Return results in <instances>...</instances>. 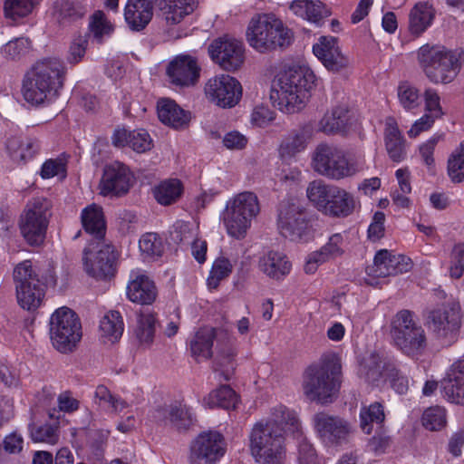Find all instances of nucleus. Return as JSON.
I'll use <instances>...</instances> for the list:
<instances>
[{"label": "nucleus", "instance_id": "obj_1", "mask_svg": "<svg viewBox=\"0 0 464 464\" xmlns=\"http://www.w3.org/2000/svg\"><path fill=\"white\" fill-rule=\"evenodd\" d=\"M302 435L297 413L285 405L271 409L266 420L256 422L249 435L250 451L258 464H284L286 459L285 436Z\"/></svg>", "mask_w": 464, "mask_h": 464}, {"label": "nucleus", "instance_id": "obj_2", "mask_svg": "<svg viewBox=\"0 0 464 464\" xmlns=\"http://www.w3.org/2000/svg\"><path fill=\"white\" fill-rule=\"evenodd\" d=\"M320 82L307 63L287 65L272 80L270 100L285 114L298 113L308 105Z\"/></svg>", "mask_w": 464, "mask_h": 464}, {"label": "nucleus", "instance_id": "obj_3", "mask_svg": "<svg viewBox=\"0 0 464 464\" xmlns=\"http://www.w3.org/2000/svg\"><path fill=\"white\" fill-rule=\"evenodd\" d=\"M65 74L66 67L59 58H46L37 62L24 79V99L36 106L53 102L63 86Z\"/></svg>", "mask_w": 464, "mask_h": 464}, {"label": "nucleus", "instance_id": "obj_4", "mask_svg": "<svg viewBox=\"0 0 464 464\" xmlns=\"http://www.w3.org/2000/svg\"><path fill=\"white\" fill-rule=\"evenodd\" d=\"M418 63L434 84H449L459 75L464 63V50L426 44L416 52Z\"/></svg>", "mask_w": 464, "mask_h": 464}, {"label": "nucleus", "instance_id": "obj_5", "mask_svg": "<svg viewBox=\"0 0 464 464\" xmlns=\"http://www.w3.org/2000/svg\"><path fill=\"white\" fill-rule=\"evenodd\" d=\"M248 45L258 53H268L289 46L293 41L292 31L272 14H257L246 28Z\"/></svg>", "mask_w": 464, "mask_h": 464}, {"label": "nucleus", "instance_id": "obj_6", "mask_svg": "<svg viewBox=\"0 0 464 464\" xmlns=\"http://www.w3.org/2000/svg\"><path fill=\"white\" fill-rule=\"evenodd\" d=\"M340 373L339 358L334 353L324 355L304 372L302 387L304 395L320 403L331 402L339 390Z\"/></svg>", "mask_w": 464, "mask_h": 464}, {"label": "nucleus", "instance_id": "obj_7", "mask_svg": "<svg viewBox=\"0 0 464 464\" xmlns=\"http://www.w3.org/2000/svg\"><path fill=\"white\" fill-rule=\"evenodd\" d=\"M312 166L315 172L333 180L353 177L367 168L362 153L346 157L343 150L327 143L315 148Z\"/></svg>", "mask_w": 464, "mask_h": 464}, {"label": "nucleus", "instance_id": "obj_8", "mask_svg": "<svg viewBox=\"0 0 464 464\" xmlns=\"http://www.w3.org/2000/svg\"><path fill=\"white\" fill-rule=\"evenodd\" d=\"M306 196L312 205L321 213L332 218H346L359 206L355 196L343 188L326 184L323 180L310 182Z\"/></svg>", "mask_w": 464, "mask_h": 464}, {"label": "nucleus", "instance_id": "obj_9", "mask_svg": "<svg viewBox=\"0 0 464 464\" xmlns=\"http://www.w3.org/2000/svg\"><path fill=\"white\" fill-rule=\"evenodd\" d=\"M259 211L257 196L250 191L240 192L227 199L220 221L229 237L243 239Z\"/></svg>", "mask_w": 464, "mask_h": 464}, {"label": "nucleus", "instance_id": "obj_10", "mask_svg": "<svg viewBox=\"0 0 464 464\" xmlns=\"http://www.w3.org/2000/svg\"><path fill=\"white\" fill-rule=\"evenodd\" d=\"M50 339L61 353L72 351L82 338V324L77 314L68 307L56 309L50 318Z\"/></svg>", "mask_w": 464, "mask_h": 464}, {"label": "nucleus", "instance_id": "obj_11", "mask_svg": "<svg viewBox=\"0 0 464 464\" xmlns=\"http://www.w3.org/2000/svg\"><path fill=\"white\" fill-rule=\"evenodd\" d=\"M51 217V203L44 198L30 200L19 220V228L24 240L31 246L44 243Z\"/></svg>", "mask_w": 464, "mask_h": 464}, {"label": "nucleus", "instance_id": "obj_12", "mask_svg": "<svg viewBox=\"0 0 464 464\" xmlns=\"http://www.w3.org/2000/svg\"><path fill=\"white\" fill-rule=\"evenodd\" d=\"M391 333L395 345L403 353L414 357L424 352L427 345L425 332L415 324L409 311H401L396 314Z\"/></svg>", "mask_w": 464, "mask_h": 464}, {"label": "nucleus", "instance_id": "obj_13", "mask_svg": "<svg viewBox=\"0 0 464 464\" xmlns=\"http://www.w3.org/2000/svg\"><path fill=\"white\" fill-rule=\"evenodd\" d=\"M206 100L216 107L232 109L241 101L243 88L235 77L219 73L208 78L203 86Z\"/></svg>", "mask_w": 464, "mask_h": 464}, {"label": "nucleus", "instance_id": "obj_14", "mask_svg": "<svg viewBox=\"0 0 464 464\" xmlns=\"http://www.w3.org/2000/svg\"><path fill=\"white\" fill-rule=\"evenodd\" d=\"M461 326L459 304L451 303L430 313L429 330L432 337L442 346L457 342Z\"/></svg>", "mask_w": 464, "mask_h": 464}, {"label": "nucleus", "instance_id": "obj_15", "mask_svg": "<svg viewBox=\"0 0 464 464\" xmlns=\"http://www.w3.org/2000/svg\"><path fill=\"white\" fill-rule=\"evenodd\" d=\"M359 375L365 382L379 385L382 382H389L400 394L408 390V380L402 376L393 363L383 362L376 353L363 358L359 366Z\"/></svg>", "mask_w": 464, "mask_h": 464}, {"label": "nucleus", "instance_id": "obj_16", "mask_svg": "<svg viewBox=\"0 0 464 464\" xmlns=\"http://www.w3.org/2000/svg\"><path fill=\"white\" fill-rule=\"evenodd\" d=\"M277 226L280 234L292 241L306 240L311 235V225L307 215L298 201L281 203Z\"/></svg>", "mask_w": 464, "mask_h": 464}, {"label": "nucleus", "instance_id": "obj_17", "mask_svg": "<svg viewBox=\"0 0 464 464\" xmlns=\"http://www.w3.org/2000/svg\"><path fill=\"white\" fill-rule=\"evenodd\" d=\"M226 450L227 444L221 433L204 431L190 445L189 464H216L225 455Z\"/></svg>", "mask_w": 464, "mask_h": 464}, {"label": "nucleus", "instance_id": "obj_18", "mask_svg": "<svg viewBox=\"0 0 464 464\" xmlns=\"http://www.w3.org/2000/svg\"><path fill=\"white\" fill-rule=\"evenodd\" d=\"M116 257L112 246L101 241L92 243L84 250V270L90 276L96 279L111 277L114 273Z\"/></svg>", "mask_w": 464, "mask_h": 464}, {"label": "nucleus", "instance_id": "obj_19", "mask_svg": "<svg viewBox=\"0 0 464 464\" xmlns=\"http://www.w3.org/2000/svg\"><path fill=\"white\" fill-rule=\"evenodd\" d=\"M208 50L211 60L225 71L235 72L244 63V44L234 37L224 35L215 39Z\"/></svg>", "mask_w": 464, "mask_h": 464}, {"label": "nucleus", "instance_id": "obj_20", "mask_svg": "<svg viewBox=\"0 0 464 464\" xmlns=\"http://www.w3.org/2000/svg\"><path fill=\"white\" fill-rule=\"evenodd\" d=\"M313 54L330 72L337 73L346 71L351 66V60L346 55L338 39L332 35L320 36L312 46Z\"/></svg>", "mask_w": 464, "mask_h": 464}, {"label": "nucleus", "instance_id": "obj_21", "mask_svg": "<svg viewBox=\"0 0 464 464\" xmlns=\"http://www.w3.org/2000/svg\"><path fill=\"white\" fill-rule=\"evenodd\" d=\"M312 421L315 433L326 446L341 444L353 432L347 420L325 412L314 414Z\"/></svg>", "mask_w": 464, "mask_h": 464}, {"label": "nucleus", "instance_id": "obj_22", "mask_svg": "<svg viewBox=\"0 0 464 464\" xmlns=\"http://www.w3.org/2000/svg\"><path fill=\"white\" fill-rule=\"evenodd\" d=\"M200 71L201 68L195 57L188 54H179L169 63L166 74L172 85L189 88L198 83Z\"/></svg>", "mask_w": 464, "mask_h": 464}, {"label": "nucleus", "instance_id": "obj_23", "mask_svg": "<svg viewBox=\"0 0 464 464\" xmlns=\"http://www.w3.org/2000/svg\"><path fill=\"white\" fill-rule=\"evenodd\" d=\"M133 182V175L127 166L115 161L108 165L99 184L102 196H121L126 194Z\"/></svg>", "mask_w": 464, "mask_h": 464}, {"label": "nucleus", "instance_id": "obj_24", "mask_svg": "<svg viewBox=\"0 0 464 464\" xmlns=\"http://www.w3.org/2000/svg\"><path fill=\"white\" fill-rule=\"evenodd\" d=\"M411 266L409 257L382 249L376 253L373 264L367 268V275L372 279L384 278L406 273Z\"/></svg>", "mask_w": 464, "mask_h": 464}, {"label": "nucleus", "instance_id": "obj_25", "mask_svg": "<svg viewBox=\"0 0 464 464\" xmlns=\"http://www.w3.org/2000/svg\"><path fill=\"white\" fill-rule=\"evenodd\" d=\"M151 418L159 424L170 425L178 430H187L196 421L193 410L182 401L156 409Z\"/></svg>", "mask_w": 464, "mask_h": 464}, {"label": "nucleus", "instance_id": "obj_26", "mask_svg": "<svg viewBox=\"0 0 464 464\" xmlns=\"http://www.w3.org/2000/svg\"><path fill=\"white\" fill-rule=\"evenodd\" d=\"M127 298L142 305L151 304L158 296L155 283L140 269L131 270L126 286Z\"/></svg>", "mask_w": 464, "mask_h": 464}, {"label": "nucleus", "instance_id": "obj_27", "mask_svg": "<svg viewBox=\"0 0 464 464\" xmlns=\"http://www.w3.org/2000/svg\"><path fill=\"white\" fill-rule=\"evenodd\" d=\"M444 398L451 403L464 404V359L455 361L441 382Z\"/></svg>", "mask_w": 464, "mask_h": 464}, {"label": "nucleus", "instance_id": "obj_28", "mask_svg": "<svg viewBox=\"0 0 464 464\" xmlns=\"http://www.w3.org/2000/svg\"><path fill=\"white\" fill-rule=\"evenodd\" d=\"M354 114L344 105L334 107L320 120L319 130L327 134L345 133L356 123Z\"/></svg>", "mask_w": 464, "mask_h": 464}, {"label": "nucleus", "instance_id": "obj_29", "mask_svg": "<svg viewBox=\"0 0 464 464\" xmlns=\"http://www.w3.org/2000/svg\"><path fill=\"white\" fill-rule=\"evenodd\" d=\"M258 269L270 279L282 281L291 273L292 263L283 252L270 250L260 256Z\"/></svg>", "mask_w": 464, "mask_h": 464}, {"label": "nucleus", "instance_id": "obj_30", "mask_svg": "<svg viewBox=\"0 0 464 464\" xmlns=\"http://www.w3.org/2000/svg\"><path fill=\"white\" fill-rule=\"evenodd\" d=\"M160 15L169 27L179 24L196 8V0H156Z\"/></svg>", "mask_w": 464, "mask_h": 464}, {"label": "nucleus", "instance_id": "obj_31", "mask_svg": "<svg viewBox=\"0 0 464 464\" xmlns=\"http://www.w3.org/2000/svg\"><path fill=\"white\" fill-rule=\"evenodd\" d=\"M112 144L115 147H130L138 153L146 152L153 147V141L148 131L145 130H135L132 131L125 129H118L111 137Z\"/></svg>", "mask_w": 464, "mask_h": 464}, {"label": "nucleus", "instance_id": "obj_32", "mask_svg": "<svg viewBox=\"0 0 464 464\" xmlns=\"http://www.w3.org/2000/svg\"><path fill=\"white\" fill-rule=\"evenodd\" d=\"M157 111L160 121L174 129L183 128L190 120V113L169 98H161L158 101Z\"/></svg>", "mask_w": 464, "mask_h": 464}, {"label": "nucleus", "instance_id": "obj_33", "mask_svg": "<svg viewBox=\"0 0 464 464\" xmlns=\"http://www.w3.org/2000/svg\"><path fill=\"white\" fill-rule=\"evenodd\" d=\"M152 15L151 0H128L125 5V21L132 30L143 29L150 23Z\"/></svg>", "mask_w": 464, "mask_h": 464}, {"label": "nucleus", "instance_id": "obj_34", "mask_svg": "<svg viewBox=\"0 0 464 464\" xmlns=\"http://www.w3.org/2000/svg\"><path fill=\"white\" fill-rule=\"evenodd\" d=\"M435 9L428 2H418L409 13L408 28L411 35L419 37L433 24Z\"/></svg>", "mask_w": 464, "mask_h": 464}, {"label": "nucleus", "instance_id": "obj_35", "mask_svg": "<svg viewBox=\"0 0 464 464\" xmlns=\"http://www.w3.org/2000/svg\"><path fill=\"white\" fill-rule=\"evenodd\" d=\"M197 229L185 222H179L176 225L173 238L180 243H191V255L199 263L203 264L207 259V242L197 238Z\"/></svg>", "mask_w": 464, "mask_h": 464}, {"label": "nucleus", "instance_id": "obj_36", "mask_svg": "<svg viewBox=\"0 0 464 464\" xmlns=\"http://www.w3.org/2000/svg\"><path fill=\"white\" fill-rule=\"evenodd\" d=\"M6 150L11 160L20 164L34 158L39 150V142L32 137H12L6 142Z\"/></svg>", "mask_w": 464, "mask_h": 464}, {"label": "nucleus", "instance_id": "obj_37", "mask_svg": "<svg viewBox=\"0 0 464 464\" xmlns=\"http://www.w3.org/2000/svg\"><path fill=\"white\" fill-rule=\"evenodd\" d=\"M289 9L296 16L315 24L330 15V11L319 0H294L291 2Z\"/></svg>", "mask_w": 464, "mask_h": 464}, {"label": "nucleus", "instance_id": "obj_38", "mask_svg": "<svg viewBox=\"0 0 464 464\" xmlns=\"http://www.w3.org/2000/svg\"><path fill=\"white\" fill-rule=\"evenodd\" d=\"M124 331V322L118 311L111 310L100 320L99 334L104 343L112 344L118 342Z\"/></svg>", "mask_w": 464, "mask_h": 464}, {"label": "nucleus", "instance_id": "obj_39", "mask_svg": "<svg viewBox=\"0 0 464 464\" xmlns=\"http://www.w3.org/2000/svg\"><path fill=\"white\" fill-rule=\"evenodd\" d=\"M155 315L150 312H142L137 316L133 335L139 347L150 348L155 337Z\"/></svg>", "mask_w": 464, "mask_h": 464}, {"label": "nucleus", "instance_id": "obj_40", "mask_svg": "<svg viewBox=\"0 0 464 464\" xmlns=\"http://www.w3.org/2000/svg\"><path fill=\"white\" fill-rule=\"evenodd\" d=\"M385 145L390 158L401 162L405 158L404 140L394 119L389 118L385 122Z\"/></svg>", "mask_w": 464, "mask_h": 464}, {"label": "nucleus", "instance_id": "obj_41", "mask_svg": "<svg viewBox=\"0 0 464 464\" xmlns=\"http://www.w3.org/2000/svg\"><path fill=\"white\" fill-rule=\"evenodd\" d=\"M237 401V393L228 385H221L203 398L202 405L208 409L223 408L229 410L234 409Z\"/></svg>", "mask_w": 464, "mask_h": 464}, {"label": "nucleus", "instance_id": "obj_42", "mask_svg": "<svg viewBox=\"0 0 464 464\" xmlns=\"http://www.w3.org/2000/svg\"><path fill=\"white\" fill-rule=\"evenodd\" d=\"M216 337L214 328L199 329L190 342V351L197 360H207L212 355V346Z\"/></svg>", "mask_w": 464, "mask_h": 464}, {"label": "nucleus", "instance_id": "obj_43", "mask_svg": "<svg viewBox=\"0 0 464 464\" xmlns=\"http://www.w3.org/2000/svg\"><path fill=\"white\" fill-rule=\"evenodd\" d=\"M81 219L86 232L95 235L97 237H102L105 230V220L100 206L91 204L84 208L81 214Z\"/></svg>", "mask_w": 464, "mask_h": 464}, {"label": "nucleus", "instance_id": "obj_44", "mask_svg": "<svg viewBox=\"0 0 464 464\" xmlns=\"http://www.w3.org/2000/svg\"><path fill=\"white\" fill-rule=\"evenodd\" d=\"M360 427L365 434H371L373 425H382L385 420L384 409L382 403L372 402L362 405L360 410Z\"/></svg>", "mask_w": 464, "mask_h": 464}, {"label": "nucleus", "instance_id": "obj_45", "mask_svg": "<svg viewBox=\"0 0 464 464\" xmlns=\"http://www.w3.org/2000/svg\"><path fill=\"white\" fill-rule=\"evenodd\" d=\"M183 193V185L177 179H169L161 181L154 188L156 200L164 206L176 202Z\"/></svg>", "mask_w": 464, "mask_h": 464}, {"label": "nucleus", "instance_id": "obj_46", "mask_svg": "<svg viewBox=\"0 0 464 464\" xmlns=\"http://www.w3.org/2000/svg\"><path fill=\"white\" fill-rule=\"evenodd\" d=\"M16 296L22 308L32 311L41 305L44 293L39 282H32L31 285L16 289Z\"/></svg>", "mask_w": 464, "mask_h": 464}, {"label": "nucleus", "instance_id": "obj_47", "mask_svg": "<svg viewBox=\"0 0 464 464\" xmlns=\"http://www.w3.org/2000/svg\"><path fill=\"white\" fill-rule=\"evenodd\" d=\"M233 266V260L225 256H218L214 260L207 278L208 287L209 289H217L220 283L231 275Z\"/></svg>", "mask_w": 464, "mask_h": 464}, {"label": "nucleus", "instance_id": "obj_48", "mask_svg": "<svg viewBox=\"0 0 464 464\" xmlns=\"http://www.w3.org/2000/svg\"><path fill=\"white\" fill-rule=\"evenodd\" d=\"M307 145V136L304 130L289 133L281 142L279 154L286 160L304 150Z\"/></svg>", "mask_w": 464, "mask_h": 464}, {"label": "nucleus", "instance_id": "obj_49", "mask_svg": "<svg viewBox=\"0 0 464 464\" xmlns=\"http://www.w3.org/2000/svg\"><path fill=\"white\" fill-rule=\"evenodd\" d=\"M397 97L400 105L407 111H417L421 103L419 89L408 82H402L397 88Z\"/></svg>", "mask_w": 464, "mask_h": 464}, {"label": "nucleus", "instance_id": "obj_50", "mask_svg": "<svg viewBox=\"0 0 464 464\" xmlns=\"http://www.w3.org/2000/svg\"><path fill=\"white\" fill-rule=\"evenodd\" d=\"M95 400L101 407L111 408L115 413H120L123 410L131 406V403L119 396L113 395L104 385H99L95 390Z\"/></svg>", "mask_w": 464, "mask_h": 464}, {"label": "nucleus", "instance_id": "obj_51", "mask_svg": "<svg viewBox=\"0 0 464 464\" xmlns=\"http://www.w3.org/2000/svg\"><path fill=\"white\" fill-rule=\"evenodd\" d=\"M89 29L93 39L101 44L111 35L113 25L102 11H96L91 16Z\"/></svg>", "mask_w": 464, "mask_h": 464}, {"label": "nucleus", "instance_id": "obj_52", "mask_svg": "<svg viewBox=\"0 0 464 464\" xmlns=\"http://www.w3.org/2000/svg\"><path fill=\"white\" fill-rule=\"evenodd\" d=\"M139 248L144 259L158 258L163 253L161 237L156 233H145L139 240Z\"/></svg>", "mask_w": 464, "mask_h": 464}, {"label": "nucleus", "instance_id": "obj_53", "mask_svg": "<svg viewBox=\"0 0 464 464\" xmlns=\"http://www.w3.org/2000/svg\"><path fill=\"white\" fill-rule=\"evenodd\" d=\"M30 50V40L25 37H17L4 44L1 53L8 60H18L26 55Z\"/></svg>", "mask_w": 464, "mask_h": 464}, {"label": "nucleus", "instance_id": "obj_54", "mask_svg": "<svg viewBox=\"0 0 464 464\" xmlns=\"http://www.w3.org/2000/svg\"><path fill=\"white\" fill-rule=\"evenodd\" d=\"M448 175L453 182L459 183L464 180V141L449 158Z\"/></svg>", "mask_w": 464, "mask_h": 464}, {"label": "nucleus", "instance_id": "obj_55", "mask_svg": "<svg viewBox=\"0 0 464 464\" xmlns=\"http://www.w3.org/2000/svg\"><path fill=\"white\" fill-rule=\"evenodd\" d=\"M41 0H6L5 13L7 17L16 19L31 14Z\"/></svg>", "mask_w": 464, "mask_h": 464}, {"label": "nucleus", "instance_id": "obj_56", "mask_svg": "<svg viewBox=\"0 0 464 464\" xmlns=\"http://www.w3.org/2000/svg\"><path fill=\"white\" fill-rule=\"evenodd\" d=\"M13 277L15 289L20 288V286L31 285L32 282H39L30 260H24L17 264L14 268Z\"/></svg>", "mask_w": 464, "mask_h": 464}, {"label": "nucleus", "instance_id": "obj_57", "mask_svg": "<svg viewBox=\"0 0 464 464\" xmlns=\"http://www.w3.org/2000/svg\"><path fill=\"white\" fill-rule=\"evenodd\" d=\"M424 101L425 114L431 116L437 120L445 115V111L441 105V98L439 92L431 87L426 88L422 94Z\"/></svg>", "mask_w": 464, "mask_h": 464}, {"label": "nucleus", "instance_id": "obj_58", "mask_svg": "<svg viewBox=\"0 0 464 464\" xmlns=\"http://www.w3.org/2000/svg\"><path fill=\"white\" fill-rule=\"evenodd\" d=\"M67 158L61 155L55 159L45 160L41 168L40 176L44 179H49L53 177L64 179L66 176Z\"/></svg>", "mask_w": 464, "mask_h": 464}, {"label": "nucleus", "instance_id": "obj_59", "mask_svg": "<svg viewBox=\"0 0 464 464\" xmlns=\"http://www.w3.org/2000/svg\"><path fill=\"white\" fill-rule=\"evenodd\" d=\"M422 425L430 430H439L446 425V411L440 406L430 407L422 414Z\"/></svg>", "mask_w": 464, "mask_h": 464}, {"label": "nucleus", "instance_id": "obj_60", "mask_svg": "<svg viewBox=\"0 0 464 464\" xmlns=\"http://www.w3.org/2000/svg\"><path fill=\"white\" fill-rule=\"evenodd\" d=\"M30 434L34 442L54 445L59 440L58 427L51 424L32 427Z\"/></svg>", "mask_w": 464, "mask_h": 464}, {"label": "nucleus", "instance_id": "obj_61", "mask_svg": "<svg viewBox=\"0 0 464 464\" xmlns=\"http://www.w3.org/2000/svg\"><path fill=\"white\" fill-rule=\"evenodd\" d=\"M298 441L299 464H320L314 446L307 440L302 432L301 437L293 436Z\"/></svg>", "mask_w": 464, "mask_h": 464}, {"label": "nucleus", "instance_id": "obj_62", "mask_svg": "<svg viewBox=\"0 0 464 464\" xmlns=\"http://www.w3.org/2000/svg\"><path fill=\"white\" fill-rule=\"evenodd\" d=\"M345 241L341 233L332 235L328 241L321 247L323 252L331 260L342 256L344 252Z\"/></svg>", "mask_w": 464, "mask_h": 464}, {"label": "nucleus", "instance_id": "obj_63", "mask_svg": "<svg viewBox=\"0 0 464 464\" xmlns=\"http://www.w3.org/2000/svg\"><path fill=\"white\" fill-rule=\"evenodd\" d=\"M392 443V439L384 431H379L367 443V449L375 456L385 454Z\"/></svg>", "mask_w": 464, "mask_h": 464}, {"label": "nucleus", "instance_id": "obj_64", "mask_svg": "<svg viewBox=\"0 0 464 464\" xmlns=\"http://www.w3.org/2000/svg\"><path fill=\"white\" fill-rule=\"evenodd\" d=\"M275 112L267 106H256L251 113V123L254 126L264 128L275 120Z\"/></svg>", "mask_w": 464, "mask_h": 464}]
</instances>
